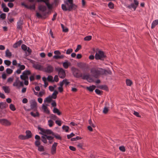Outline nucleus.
I'll return each mask as SVG.
<instances>
[{"label": "nucleus", "instance_id": "51", "mask_svg": "<svg viewBox=\"0 0 158 158\" xmlns=\"http://www.w3.org/2000/svg\"><path fill=\"white\" fill-rule=\"evenodd\" d=\"M35 145L38 147L39 146L40 144V140H36L35 143Z\"/></svg>", "mask_w": 158, "mask_h": 158}, {"label": "nucleus", "instance_id": "48", "mask_svg": "<svg viewBox=\"0 0 158 158\" xmlns=\"http://www.w3.org/2000/svg\"><path fill=\"white\" fill-rule=\"evenodd\" d=\"M50 118L53 120H55L58 118L57 117L56 115L53 114L51 115Z\"/></svg>", "mask_w": 158, "mask_h": 158}, {"label": "nucleus", "instance_id": "25", "mask_svg": "<svg viewBox=\"0 0 158 158\" xmlns=\"http://www.w3.org/2000/svg\"><path fill=\"white\" fill-rule=\"evenodd\" d=\"M38 129L39 130H40L41 131V132H39V134H41L44 136L45 132V129H44V128H43L40 127H38Z\"/></svg>", "mask_w": 158, "mask_h": 158}, {"label": "nucleus", "instance_id": "11", "mask_svg": "<svg viewBox=\"0 0 158 158\" xmlns=\"http://www.w3.org/2000/svg\"><path fill=\"white\" fill-rule=\"evenodd\" d=\"M23 24V21L21 18H20L17 22V28L18 30H21L22 29V25Z\"/></svg>", "mask_w": 158, "mask_h": 158}, {"label": "nucleus", "instance_id": "37", "mask_svg": "<svg viewBox=\"0 0 158 158\" xmlns=\"http://www.w3.org/2000/svg\"><path fill=\"white\" fill-rule=\"evenodd\" d=\"M44 136L46 137L47 139L49 141L52 140L54 139V137L52 136L48 135H45Z\"/></svg>", "mask_w": 158, "mask_h": 158}, {"label": "nucleus", "instance_id": "38", "mask_svg": "<svg viewBox=\"0 0 158 158\" xmlns=\"http://www.w3.org/2000/svg\"><path fill=\"white\" fill-rule=\"evenodd\" d=\"M30 114L31 116H33L34 117H38L39 116V113L38 112H36V113L35 114L33 112H31L30 113Z\"/></svg>", "mask_w": 158, "mask_h": 158}, {"label": "nucleus", "instance_id": "3", "mask_svg": "<svg viewBox=\"0 0 158 158\" xmlns=\"http://www.w3.org/2000/svg\"><path fill=\"white\" fill-rule=\"evenodd\" d=\"M55 71L58 73V75L59 77L62 79L65 78L66 76V74L64 70L62 68L57 67L55 68Z\"/></svg>", "mask_w": 158, "mask_h": 158}, {"label": "nucleus", "instance_id": "20", "mask_svg": "<svg viewBox=\"0 0 158 158\" xmlns=\"http://www.w3.org/2000/svg\"><path fill=\"white\" fill-rule=\"evenodd\" d=\"M26 136L27 139H28L31 137L32 136V134L30 131L27 130L26 131Z\"/></svg>", "mask_w": 158, "mask_h": 158}, {"label": "nucleus", "instance_id": "47", "mask_svg": "<svg viewBox=\"0 0 158 158\" xmlns=\"http://www.w3.org/2000/svg\"><path fill=\"white\" fill-rule=\"evenodd\" d=\"M48 126L51 127L53 126V122L52 120H49L48 121Z\"/></svg>", "mask_w": 158, "mask_h": 158}, {"label": "nucleus", "instance_id": "9", "mask_svg": "<svg viewBox=\"0 0 158 158\" xmlns=\"http://www.w3.org/2000/svg\"><path fill=\"white\" fill-rule=\"evenodd\" d=\"M78 67L84 71H87L89 69L88 65L85 63H80L78 64Z\"/></svg>", "mask_w": 158, "mask_h": 158}, {"label": "nucleus", "instance_id": "22", "mask_svg": "<svg viewBox=\"0 0 158 158\" xmlns=\"http://www.w3.org/2000/svg\"><path fill=\"white\" fill-rule=\"evenodd\" d=\"M1 109H3L6 108L8 106L6 102H0Z\"/></svg>", "mask_w": 158, "mask_h": 158}, {"label": "nucleus", "instance_id": "2", "mask_svg": "<svg viewBox=\"0 0 158 158\" xmlns=\"http://www.w3.org/2000/svg\"><path fill=\"white\" fill-rule=\"evenodd\" d=\"M64 2L65 4L61 5L62 9L64 11L75 10L77 7V6L73 3V0H65Z\"/></svg>", "mask_w": 158, "mask_h": 158}, {"label": "nucleus", "instance_id": "62", "mask_svg": "<svg viewBox=\"0 0 158 158\" xmlns=\"http://www.w3.org/2000/svg\"><path fill=\"white\" fill-rule=\"evenodd\" d=\"M59 81V78L58 77V76L57 75H55L54 77V80L53 81H55L56 82H58Z\"/></svg>", "mask_w": 158, "mask_h": 158}, {"label": "nucleus", "instance_id": "31", "mask_svg": "<svg viewBox=\"0 0 158 158\" xmlns=\"http://www.w3.org/2000/svg\"><path fill=\"white\" fill-rule=\"evenodd\" d=\"M127 85L128 86H131L132 84V81L130 79H127L126 80Z\"/></svg>", "mask_w": 158, "mask_h": 158}, {"label": "nucleus", "instance_id": "1", "mask_svg": "<svg viewBox=\"0 0 158 158\" xmlns=\"http://www.w3.org/2000/svg\"><path fill=\"white\" fill-rule=\"evenodd\" d=\"M92 76L95 78H98L101 75H111L112 72L110 69L106 70L101 68H93L90 70Z\"/></svg>", "mask_w": 158, "mask_h": 158}, {"label": "nucleus", "instance_id": "43", "mask_svg": "<svg viewBox=\"0 0 158 158\" xmlns=\"http://www.w3.org/2000/svg\"><path fill=\"white\" fill-rule=\"evenodd\" d=\"M18 66L19 67V69L20 70H23L25 68V66L23 65H21L20 64H18Z\"/></svg>", "mask_w": 158, "mask_h": 158}, {"label": "nucleus", "instance_id": "23", "mask_svg": "<svg viewBox=\"0 0 158 158\" xmlns=\"http://www.w3.org/2000/svg\"><path fill=\"white\" fill-rule=\"evenodd\" d=\"M157 24H158V19L155 20L153 21L152 24V28H154Z\"/></svg>", "mask_w": 158, "mask_h": 158}, {"label": "nucleus", "instance_id": "34", "mask_svg": "<svg viewBox=\"0 0 158 158\" xmlns=\"http://www.w3.org/2000/svg\"><path fill=\"white\" fill-rule=\"evenodd\" d=\"M42 139L41 141L44 143H47V138L44 136H41Z\"/></svg>", "mask_w": 158, "mask_h": 158}, {"label": "nucleus", "instance_id": "18", "mask_svg": "<svg viewBox=\"0 0 158 158\" xmlns=\"http://www.w3.org/2000/svg\"><path fill=\"white\" fill-rule=\"evenodd\" d=\"M39 10L42 12H44L47 10V8L45 6L40 5L38 7Z\"/></svg>", "mask_w": 158, "mask_h": 158}, {"label": "nucleus", "instance_id": "5", "mask_svg": "<svg viewBox=\"0 0 158 158\" xmlns=\"http://www.w3.org/2000/svg\"><path fill=\"white\" fill-rule=\"evenodd\" d=\"M106 57L104 52L101 51H99L98 53H96L95 55V58L96 60H103Z\"/></svg>", "mask_w": 158, "mask_h": 158}, {"label": "nucleus", "instance_id": "40", "mask_svg": "<svg viewBox=\"0 0 158 158\" xmlns=\"http://www.w3.org/2000/svg\"><path fill=\"white\" fill-rule=\"evenodd\" d=\"M19 138L21 140H25L27 139L26 136L23 135H20L19 136Z\"/></svg>", "mask_w": 158, "mask_h": 158}, {"label": "nucleus", "instance_id": "16", "mask_svg": "<svg viewBox=\"0 0 158 158\" xmlns=\"http://www.w3.org/2000/svg\"><path fill=\"white\" fill-rule=\"evenodd\" d=\"M2 7L3 9V11L4 12H7L9 11V9L6 7V4L4 3L2 4Z\"/></svg>", "mask_w": 158, "mask_h": 158}, {"label": "nucleus", "instance_id": "56", "mask_svg": "<svg viewBox=\"0 0 158 158\" xmlns=\"http://www.w3.org/2000/svg\"><path fill=\"white\" fill-rule=\"evenodd\" d=\"M108 111V109L107 107H105L103 110V112L105 114H106Z\"/></svg>", "mask_w": 158, "mask_h": 158}, {"label": "nucleus", "instance_id": "55", "mask_svg": "<svg viewBox=\"0 0 158 158\" xmlns=\"http://www.w3.org/2000/svg\"><path fill=\"white\" fill-rule=\"evenodd\" d=\"M88 121L90 126H91L93 127H95V125L92 123L91 119H89Z\"/></svg>", "mask_w": 158, "mask_h": 158}, {"label": "nucleus", "instance_id": "19", "mask_svg": "<svg viewBox=\"0 0 158 158\" xmlns=\"http://www.w3.org/2000/svg\"><path fill=\"white\" fill-rule=\"evenodd\" d=\"M2 89L4 91V92L7 94H9L10 92V89L9 86H3L2 87Z\"/></svg>", "mask_w": 158, "mask_h": 158}, {"label": "nucleus", "instance_id": "30", "mask_svg": "<svg viewBox=\"0 0 158 158\" xmlns=\"http://www.w3.org/2000/svg\"><path fill=\"white\" fill-rule=\"evenodd\" d=\"M31 74V72L29 70H26L24 71L23 73V74L24 76H27L30 75Z\"/></svg>", "mask_w": 158, "mask_h": 158}, {"label": "nucleus", "instance_id": "63", "mask_svg": "<svg viewBox=\"0 0 158 158\" xmlns=\"http://www.w3.org/2000/svg\"><path fill=\"white\" fill-rule=\"evenodd\" d=\"M55 123L59 126H61V121L60 120H56L55 121Z\"/></svg>", "mask_w": 158, "mask_h": 158}, {"label": "nucleus", "instance_id": "4", "mask_svg": "<svg viewBox=\"0 0 158 158\" xmlns=\"http://www.w3.org/2000/svg\"><path fill=\"white\" fill-rule=\"evenodd\" d=\"M73 76L76 78L81 77L82 76V73H80L79 70L74 67H72L71 69Z\"/></svg>", "mask_w": 158, "mask_h": 158}, {"label": "nucleus", "instance_id": "53", "mask_svg": "<svg viewBox=\"0 0 158 158\" xmlns=\"http://www.w3.org/2000/svg\"><path fill=\"white\" fill-rule=\"evenodd\" d=\"M47 79L48 81H53V77L51 75H49Z\"/></svg>", "mask_w": 158, "mask_h": 158}, {"label": "nucleus", "instance_id": "41", "mask_svg": "<svg viewBox=\"0 0 158 158\" xmlns=\"http://www.w3.org/2000/svg\"><path fill=\"white\" fill-rule=\"evenodd\" d=\"M62 128L66 132H68L69 130V127L68 126L63 125L62 126Z\"/></svg>", "mask_w": 158, "mask_h": 158}, {"label": "nucleus", "instance_id": "17", "mask_svg": "<svg viewBox=\"0 0 158 158\" xmlns=\"http://www.w3.org/2000/svg\"><path fill=\"white\" fill-rule=\"evenodd\" d=\"M71 63L68 62L67 60H66V62H64L63 63V66L64 68L67 69L69 67V66L70 65Z\"/></svg>", "mask_w": 158, "mask_h": 158}, {"label": "nucleus", "instance_id": "26", "mask_svg": "<svg viewBox=\"0 0 158 158\" xmlns=\"http://www.w3.org/2000/svg\"><path fill=\"white\" fill-rule=\"evenodd\" d=\"M6 56L8 57H10L12 55L11 53L9 51V49H7L5 52Z\"/></svg>", "mask_w": 158, "mask_h": 158}, {"label": "nucleus", "instance_id": "54", "mask_svg": "<svg viewBox=\"0 0 158 158\" xmlns=\"http://www.w3.org/2000/svg\"><path fill=\"white\" fill-rule=\"evenodd\" d=\"M35 74H33L30 77L29 79L31 81H33L35 80Z\"/></svg>", "mask_w": 158, "mask_h": 158}, {"label": "nucleus", "instance_id": "50", "mask_svg": "<svg viewBox=\"0 0 158 158\" xmlns=\"http://www.w3.org/2000/svg\"><path fill=\"white\" fill-rule=\"evenodd\" d=\"M13 70L10 68H7L6 69V72L7 74H10L12 73Z\"/></svg>", "mask_w": 158, "mask_h": 158}, {"label": "nucleus", "instance_id": "13", "mask_svg": "<svg viewBox=\"0 0 158 158\" xmlns=\"http://www.w3.org/2000/svg\"><path fill=\"white\" fill-rule=\"evenodd\" d=\"M37 103L35 100H32L30 102V107L31 109L36 108Z\"/></svg>", "mask_w": 158, "mask_h": 158}, {"label": "nucleus", "instance_id": "36", "mask_svg": "<svg viewBox=\"0 0 158 158\" xmlns=\"http://www.w3.org/2000/svg\"><path fill=\"white\" fill-rule=\"evenodd\" d=\"M38 147V150L40 152H43L44 149L43 146L42 145H40L37 147Z\"/></svg>", "mask_w": 158, "mask_h": 158}, {"label": "nucleus", "instance_id": "14", "mask_svg": "<svg viewBox=\"0 0 158 158\" xmlns=\"http://www.w3.org/2000/svg\"><path fill=\"white\" fill-rule=\"evenodd\" d=\"M48 105L46 104V105H44V104H43L42 106V109L44 110V112H45L47 114H49L50 113L49 110L48 109L47 106Z\"/></svg>", "mask_w": 158, "mask_h": 158}, {"label": "nucleus", "instance_id": "29", "mask_svg": "<svg viewBox=\"0 0 158 158\" xmlns=\"http://www.w3.org/2000/svg\"><path fill=\"white\" fill-rule=\"evenodd\" d=\"M52 101V98L51 97V95H49L48 97L46 98L44 100V102H50Z\"/></svg>", "mask_w": 158, "mask_h": 158}, {"label": "nucleus", "instance_id": "49", "mask_svg": "<svg viewBox=\"0 0 158 158\" xmlns=\"http://www.w3.org/2000/svg\"><path fill=\"white\" fill-rule=\"evenodd\" d=\"M27 46L24 44H23L21 45V48L24 51H26L27 49Z\"/></svg>", "mask_w": 158, "mask_h": 158}, {"label": "nucleus", "instance_id": "60", "mask_svg": "<svg viewBox=\"0 0 158 158\" xmlns=\"http://www.w3.org/2000/svg\"><path fill=\"white\" fill-rule=\"evenodd\" d=\"M119 150L123 152H124L125 151V147L124 146H121L119 147Z\"/></svg>", "mask_w": 158, "mask_h": 158}, {"label": "nucleus", "instance_id": "59", "mask_svg": "<svg viewBox=\"0 0 158 158\" xmlns=\"http://www.w3.org/2000/svg\"><path fill=\"white\" fill-rule=\"evenodd\" d=\"M73 49L71 48H69L67 50L66 53L67 54H69L73 52Z\"/></svg>", "mask_w": 158, "mask_h": 158}, {"label": "nucleus", "instance_id": "33", "mask_svg": "<svg viewBox=\"0 0 158 158\" xmlns=\"http://www.w3.org/2000/svg\"><path fill=\"white\" fill-rule=\"evenodd\" d=\"M35 5L33 4L32 5L28 6L27 7V8L30 10L33 9L35 10Z\"/></svg>", "mask_w": 158, "mask_h": 158}, {"label": "nucleus", "instance_id": "32", "mask_svg": "<svg viewBox=\"0 0 158 158\" xmlns=\"http://www.w3.org/2000/svg\"><path fill=\"white\" fill-rule=\"evenodd\" d=\"M53 112L54 113H56L58 115H60L61 113L60 112L59 110L56 108H54L53 110Z\"/></svg>", "mask_w": 158, "mask_h": 158}, {"label": "nucleus", "instance_id": "15", "mask_svg": "<svg viewBox=\"0 0 158 158\" xmlns=\"http://www.w3.org/2000/svg\"><path fill=\"white\" fill-rule=\"evenodd\" d=\"M90 75L89 74H84L83 75L82 74V76L81 77L84 80H92V78L89 77Z\"/></svg>", "mask_w": 158, "mask_h": 158}, {"label": "nucleus", "instance_id": "21", "mask_svg": "<svg viewBox=\"0 0 158 158\" xmlns=\"http://www.w3.org/2000/svg\"><path fill=\"white\" fill-rule=\"evenodd\" d=\"M22 42V41L21 40H19L14 44L13 47L15 48H17L18 46L21 45Z\"/></svg>", "mask_w": 158, "mask_h": 158}, {"label": "nucleus", "instance_id": "7", "mask_svg": "<svg viewBox=\"0 0 158 158\" xmlns=\"http://www.w3.org/2000/svg\"><path fill=\"white\" fill-rule=\"evenodd\" d=\"M47 67L44 68L43 71L44 72L48 73H52L54 70V68L51 65L47 64Z\"/></svg>", "mask_w": 158, "mask_h": 158}, {"label": "nucleus", "instance_id": "39", "mask_svg": "<svg viewBox=\"0 0 158 158\" xmlns=\"http://www.w3.org/2000/svg\"><path fill=\"white\" fill-rule=\"evenodd\" d=\"M46 5L47 6L48 8L49 9H51L52 8V5L50 4L49 2L48 3H45Z\"/></svg>", "mask_w": 158, "mask_h": 158}, {"label": "nucleus", "instance_id": "45", "mask_svg": "<svg viewBox=\"0 0 158 158\" xmlns=\"http://www.w3.org/2000/svg\"><path fill=\"white\" fill-rule=\"evenodd\" d=\"M108 6L109 8L110 9H113L114 8V4L111 2H110L108 4Z\"/></svg>", "mask_w": 158, "mask_h": 158}, {"label": "nucleus", "instance_id": "27", "mask_svg": "<svg viewBox=\"0 0 158 158\" xmlns=\"http://www.w3.org/2000/svg\"><path fill=\"white\" fill-rule=\"evenodd\" d=\"M96 86L95 85H92L90 86L89 87H87V90L90 92H93V90L95 89Z\"/></svg>", "mask_w": 158, "mask_h": 158}, {"label": "nucleus", "instance_id": "57", "mask_svg": "<svg viewBox=\"0 0 158 158\" xmlns=\"http://www.w3.org/2000/svg\"><path fill=\"white\" fill-rule=\"evenodd\" d=\"M81 48V46L80 45H78L77 46V48L75 50V52H77L79 50H80Z\"/></svg>", "mask_w": 158, "mask_h": 158}, {"label": "nucleus", "instance_id": "35", "mask_svg": "<svg viewBox=\"0 0 158 158\" xmlns=\"http://www.w3.org/2000/svg\"><path fill=\"white\" fill-rule=\"evenodd\" d=\"M52 136H54L57 139L60 140H61V137L59 135L57 134H55V133H54V135H53Z\"/></svg>", "mask_w": 158, "mask_h": 158}, {"label": "nucleus", "instance_id": "44", "mask_svg": "<svg viewBox=\"0 0 158 158\" xmlns=\"http://www.w3.org/2000/svg\"><path fill=\"white\" fill-rule=\"evenodd\" d=\"M92 39V36L91 35H89L85 36L84 38V40L85 41H89Z\"/></svg>", "mask_w": 158, "mask_h": 158}, {"label": "nucleus", "instance_id": "10", "mask_svg": "<svg viewBox=\"0 0 158 158\" xmlns=\"http://www.w3.org/2000/svg\"><path fill=\"white\" fill-rule=\"evenodd\" d=\"M0 123L6 126H8L11 125L10 122L6 119H0Z\"/></svg>", "mask_w": 158, "mask_h": 158}, {"label": "nucleus", "instance_id": "8", "mask_svg": "<svg viewBox=\"0 0 158 158\" xmlns=\"http://www.w3.org/2000/svg\"><path fill=\"white\" fill-rule=\"evenodd\" d=\"M33 67L36 69L39 70L43 71L44 69L43 66L41 65L40 63L38 62H36L33 64Z\"/></svg>", "mask_w": 158, "mask_h": 158}, {"label": "nucleus", "instance_id": "24", "mask_svg": "<svg viewBox=\"0 0 158 158\" xmlns=\"http://www.w3.org/2000/svg\"><path fill=\"white\" fill-rule=\"evenodd\" d=\"M50 135L51 134L52 135H54V133L51 130L46 129L45 130L44 134Z\"/></svg>", "mask_w": 158, "mask_h": 158}, {"label": "nucleus", "instance_id": "28", "mask_svg": "<svg viewBox=\"0 0 158 158\" xmlns=\"http://www.w3.org/2000/svg\"><path fill=\"white\" fill-rule=\"evenodd\" d=\"M64 56L61 55H54L53 56V58L56 59H63L64 58Z\"/></svg>", "mask_w": 158, "mask_h": 158}, {"label": "nucleus", "instance_id": "12", "mask_svg": "<svg viewBox=\"0 0 158 158\" xmlns=\"http://www.w3.org/2000/svg\"><path fill=\"white\" fill-rule=\"evenodd\" d=\"M57 143L54 142L52 145L51 149V153L53 155L56 153V147L57 145Z\"/></svg>", "mask_w": 158, "mask_h": 158}, {"label": "nucleus", "instance_id": "58", "mask_svg": "<svg viewBox=\"0 0 158 158\" xmlns=\"http://www.w3.org/2000/svg\"><path fill=\"white\" fill-rule=\"evenodd\" d=\"M74 135L75 134H73V133H72L68 135H67V138L68 139H70V138H71L74 136Z\"/></svg>", "mask_w": 158, "mask_h": 158}, {"label": "nucleus", "instance_id": "52", "mask_svg": "<svg viewBox=\"0 0 158 158\" xmlns=\"http://www.w3.org/2000/svg\"><path fill=\"white\" fill-rule=\"evenodd\" d=\"M6 18V14L5 13H2L0 15V18L2 19H5Z\"/></svg>", "mask_w": 158, "mask_h": 158}, {"label": "nucleus", "instance_id": "61", "mask_svg": "<svg viewBox=\"0 0 158 158\" xmlns=\"http://www.w3.org/2000/svg\"><path fill=\"white\" fill-rule=\"evenodd\" d=\"M54 53L55 54V55H59L61 54V53L59 50H56L54 51Z\"/></svg>", "mask_w": 158, "mask_h": 158}, {"label": "nucleus", "instance_id": "46", "mask_svg": "<svg viewBox=\"0 0 158 158\" xmlns=\"http://www.w3.org/2000/svg\"><path fill=\"white\" fill-rule=\"evenodd\" d=\"M10 108L13 111H14L16 110L15 106L12 104H11L10 105Z\"/></svg>", "mask_w": 158, "mask_h": 158}, {"label": "nucleus", "instance_id": "64", "mask_svg": "<svg viewBox=\"0 0 158 158\" xmlns=\"http://www.w3.org/2000/svg\"><path fill=\"white\" fill-rule=\"evenodd\" d=\"M19 82H17V81H15V82L13 84V86H16V87H19Z\"/></svg>", "mask_w": 158, "mask_h": 158}, {"label": "nucleus", "instance_id": "6", "mask_svg": "<svg viewBox=\"0 0 158 158\" xmlns=\"http://www.w3.org/2000/svg\"><path fill=\"white\" fill-rule=\"evenodd\" d=\"M134 3H132L130 5L127 6V7L129 9H131L132 8L134 9V10L135 11V10L136 8L138 7L139 5V2L137 0H133Z\"/></svg>", "mask_w": 158, "mask_h": 158}, {"label": "nucleus", "instance_id": "42", "mask_svg": "<svg viewBox=\"0 0 158 158\" xmlns=\"http://www.w3.org/2000/svg\"><path fill=\"white\" fill-rule=\"evenodd\" d=\"M4 62L5 64L8 66H10L11 64L10 61L8 60H4Z\"/></svg>", "mask_w": 158, "mask_h": 158}]
</instances>
